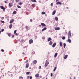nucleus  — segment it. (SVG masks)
I'll return each instance as SVG.
<instances>
[{
	"label": "nucleus",
	"instance_id": "b1692460",
	"mask_svg": "<svg viewBox=\"0 0 79 79\" xmlns=\"http://www.w3.org/2000/svg\"><path fill=\"white\" fill-rule=\"evenodd\" d=\"M68 41L69 43H71V40L69 39H68Z\"/></svg>",
	"mask_w": 79,
	"mask_h": 79
},
{
	"label": "nucleus",
	"instance_id": "c85d7f7f",
	"mask_svg": "<svg viewBox=\"0 0 79 79\" xmlns=\"http://www.w3.org/2000/svg\"><path fill=\"white\" fill-rule=\"evenodd\" d=\"M29 74H30V72H28L26 73V74L28 75Z\"/></svg>",
	"mask_w": 79,
	"mask_h": 79
},
{
	"label": "nucleus",
	"instance_id": "9b49d317",
	"mask_svg": "<svg viewBox=\"0 0 79 79\" xmlns=\"http://www.w3.org/2000/svg\"><path fill=\"white\" fill-rule=\"evenodd\" d=\"M35 77H39V74L37 73L35 74Z\"/></svg>",
	"mask_w": 79,
	"mask_h": 79
},
{
	"label": "nucleus",
	"instance_id": "393cba45",
	"mask_svg": "<svg viewBox=\"0 0 79 79\" xmlns=\"http://www.w3.org/2000/svg\"><path fill=\"white\" fill-rule=\"evenodd\" d=\"M68 55H66L64 57V59H66L68 57Z\"/></svg>",
	"mask_w": 79,
	"mask_h": 79
},
{
	"label": "nucleus",
	"instance_id": "09e8293b",
	"mask_svg": "<svg viewBox=\"0 0 79 79\" xmlns=\"http://www.w3.org/2000/svg\"><path fill=\"white\" fill-rule=\"evenodd\" d=\"M23 40H24L22 39V40H21V42H23Z\"/></svg>",
	"mask_w": 79,
	"mask_h": 79
},
{
	"label": "nucleus",
	"instance_id": "0e129e2a",
	"mask_svg": "<svg viewBox=\"0 0 79 79\" xmlns=\"http://www.w3.org/2000/svg\"><path fill=\"white\" fill-rule=\"evenodd\" d=\"M46 79H48L47 78H46Z\"/></svg>",
	"mask_w": 79,
	"mask_h": 79
},
{
	"label": "nucleus",
	"instance_id": "f704fd0d",
	"mask_svg": "<svg viewBox=\"0 0 79 79\" xmlns=\"http://www.w3.org/2000/svg\"><path fill=\"white\" fill-rule=\"evenodd\" d=\"M17 31V30H15L14 31V34H16V33Z\"/></svg>",
	"mask_w": 79,
	"mask_h": 79
},
{
	"label": "nucleus",
	"instance_id": "2f4dec72",
	"mask_svg": "<svg viewBox=\"0 0 79 79\" xmlns=\"http://www.w3.org/2000/svg\"><path fill=\"white\" fill-rule=\"evenodd\" d=\"M63 40H64V39H66V38L65 37H63L62 38Z\"/></svg>",
	"mask_w": 79,
	"mask_h": 79
},
{
	"label": "nucleus",
	"instance_id": "864d4df0",
	"mask_svg": "<svg viewBox=\"0 0 79 79\" xmlns=\"http://www.w3.org/2000/svg\"><path fill=\"white\" fill-rule=\"evenodd\" d=\"M58 1V0H56V2H57Z\"/></svg>",
	"mask_w": 79,
	"mask_h": 79
},
{
	"label": "nucleus",
	"instance_id": "a18cd8bd",
	"mask_svg": "<svg viewBox=\"0 0 79 79\" xmlns=\"http://www.w3.org/2000/svg\"><path fill=\"white\" fill-rule=\"evenodd\" d=\"M45 37H42V39H45Z\"/></svg>",
	"mask_w": 79,
	"mask_h": 79
},
{
	"label": "nucleus",
	"instance_id": "7ed1b4c3",
	"mask_svg": "<svg viewBox=\"0 0 79 79\" xmlns=\"http://www.w3.org/2000/svg\"><path fill=\"white\" fill-rule=\"evenodd\" d=\"M33 43V40L32 39H31L29 40V44H31Z\"/></svg>",
	"mask_w": 79,
	"mask_h": 79
},
{
	"label": "nucleus",
	"instance_id": "9d476101",
	"mask_svg": "<svg viewBox=\"0 0 79 79\" xmlns=\"http://www.w3.org/2000/svg\"><path fill=\"white\" fill-rule=\"evenodd\" d=\"M60 47H62L63 46V43L61 41L60 42Z\"/></svg>",
	"mask_w": 79,
	"mask_h": 79
},
{
	"label": "nucleus",
	"instance_id": "4d7b16f0",
	"mask_svg": "<svg viewBox=\"0 0 79 79\" xmlns=\"http://www.w3.org/2000/svg\"><path fill=\"white\" fill-rule=\"evenodd\" d=\"M41 26H42L41 25H39L40 27H41Z\"/></svg>",
	"mask_w": 79,
	"mask_h": 79
},
{
	"label": "nucleus",
	"instance_id": "ddd939ff",
	"mask_svg": "<svg viewBox=\"0 0 79 79\" xmlns=\"http://www.w3.org/2000/svg\"><path fill=\"white\" fill-rule=\"evenodd\" d=\"M56 43H54L52 46L53 48H54V47L56 46Z\"/></svg>",
	"mask_w": 79,
	"mask_h": 79
},
{
	"label": "nucleus",
	"instance_id": "58836bf2",
	"mask_svg": "<svg viewBox=\"0 0 79 79\" xmlns=\"http://www.w3.org/2000/svg\"><path fill=\"white\" fill-rule=\"evenodd\" d=\"M22 3L21 2H20L19 3V5H22Z\"/></svg>",
	"mask_w": 79,
	"mask_h": 79
},
{
	"label": "nucleus",
	"instance_id": "3c124183",
	"mask_svg": "<svg viewBox=\"0 0 79 79\" xmlns=\"http://www.w3.org/2000/svg\"><path fill=\"white\" fill-rule=\"evenodd\" d=\"M39 68L40 69L41 68V66H39Z\"/></svg>",
	"mask_w": 79,
	"mask_h": 79
},
{
	"label": "nucleus",
	"instance_id": "cd10ccee",
	"mask_svg": "<svg viewBox=\"0 0 79 79\" xmlns=\"http://www.w3.org/2000/svg\"><path fill=\"white\" fill-rule=\"evenodd\" d=\"M57 67H56L54 68V70H53V71H56V69Z\"/></svg>",
	"mask_w": 79,
	"mask_h": 79
},
{
	"label": "nucleus",
	"instance_id": "e433bc0d",
	"mask_svg": "<svg viewBox=\"0 0 79 79\" xmlns=\"http://www.w3.org/2000/svg\"><path fill=\"white\" fill-rule=\"evenodd\" d=\"M17 7L19 8H21V6H18Z\"/></svg>",
	"mask_w": 79,
	"mask_h": 79
},
{
	"label": "nucleus",
	"instance_id": "c9c22d12",
	"mask_svg": "<svg viewBox=\"0 0 79 79\" xmlns=\"http://www.w3.org/2000/svg\"><path fill=\"white\" fill-rule=\"evenodd\" d=\"M53 3H51V6H52V7L53 6Z\"/></svg>",
	"mask_w": 79,
	"mask_h": 79
},
{
	"label": "nucleus",
	"instance_id": "4468645a",
	"mask_svg": "<svg viewBox=\"0 0 79 79\" xmlns=\"http://www.w3.org/2000/svg\"><path fill=\"white\" fill-rule=\"evenodd\" d=\"M14 22V20L13 19H11L10 20V24H12V23H13Z\"/></svg>",
	"mask_w": 79,
	"mask_h": 79
},
{
	"label": "nucleus",
	"instance_id": "bb28decb",
	"mask_svg": "<svg viewBox=\"0 0 79 79\" xmlns=\"http://www.w3.org/2000/svg\"><path fill=\"white\" fill-rule=\"evenodd\" d=\"M15 14H16V11H14L13 12V15H15Z\"/></svg>",
	"mask_w": 79,
	"mask_h": 79
},
{
	"label": "nucleus",
	"instance_id": "423d86ee",
	"mask_svg": "<svg viewBox=\"0 0 79 79\" xmlns=\"http://www.w3.org/2000/svg\"><path fill=\"white\" fill-rule=\"evenodd\" d=\"M9 6L10 7H11L13 6V3H10L9 4Z\"/></svg>",
	"mask_w": 79,
	"mask_h": 79
},
{
	"label": "nucleus",
	"instance_id": "6e6552de",
	"mask_svg": "<svg viewBox=\"0 0 79 79\" xmlns=\"http://www.w3.org/2000/svg\"><path fill=\"white\" fill-rule=\"evenodd\" d=\"M55 18L56 21H58V18L57 17H55Z\"/></svg>",
	"mask_w": 79,
	"mask_h": 79
},
{
	"label": "nucleus",
	"instance_id": "7c9ffc66",
	"mask_svg": "<svg viewBox=\"0 0 79 79\" xmlns=\"http://www.w3.org/2000/svg\"><path fill=\"white\" fill-rule=\"evenodd\" d=\"M45 12H42V15H45Z\"/></svg>",
	"mask_w": 79,
	"mask_h": 79
},
{
	"label": "nucleus",
	"instance_id": "69168bd1",
	"mask_svg": "<svg viewBox=\"0 0 79 79\" xmlns=\"http://www.w3.org/2000/svg\"><path fill=\"white\" fill-rule=\"evenodd\" d=\"M14 1H13V2Z\"/></svg>",
	"mask_w": 79,
	"mask_h": 79
},
{
	"label": "nucleus",
	"instance_id": "f3484780",
	"mask_svg": "<svg viewBox=\"0 0 79 79\" xmlns=\"http://www.w3.org/2000/svg\"><path fill=\"white\" fill-rule=\"evenodd\" d=\"M29 64L28 63L27 64H26V68H28V67H29Z\"/></svg>",
	"mask_w": 79,
	"mask_h": 79
},
{
	"label": "nucleus",
	"instance_id": "5701e85b",
	"mask_svg": "<svg viewBox=\"0 0 79 79\" xmlns=\"http://www.w3.org/2000/svg\"><path fill=\"white\" fill-rule=\"evenodd\" d=\"M63 45L64 48H65V47H66V44L65 43H64Z\"/></svg>",
	"mask_w": 79,
	"mask_h": 79
},
{
	"label": "nucleus",
	"instance_id": "a878e982",
	"mask_svg": "<svg viewBox=\"0 0 79 79\" xmlns=\"http://www.w3.org/2000/svg\"><path fill=\"white\" fill-rule=\"evenodd\" d=\"M31 2H36V0H31Z\"/></svg>",
	"mask_w": 79,
	"mask_h": 79
},
{
	"label": "nucleus",
	"instance_id": "f8f14e48",
	"mask_svg": "<svg viewBox=\"0 0 79 79\" xmlns=\"http://www.w3.org/2000/svg\"><path fill=\"white\" fill-rule=\"evenodd\" d=\"M47 29V27H45L42 30V31L43 32V31H45V30H46Z\"/></svg>",
	"mask_w": 79,
	"mask_h": 79
},
{
	"label": "nucleus",
	"instance_id": "8fccbe9b",
	"mask_svg": "<svg viewBox=\"0 0 79 79\" xmlns=\"http://www.w3.org/2000/svg\"><path fill=\"white\" fill-rule=\"evenodd\" d=\"M27 79H29V76H28L27 77Z\"/></svg>",
	"mask_w": 79,
	"mask_h": 79
},
{
	"label": "nucleus",
	"instance_id": "473e14b6",
	"mask_svg": "<svg viewBox=\"0 0 79 79\" xmlns=\"http://www.w3.org/2000/svg\"><path fill=\"white\" fill-rule=\"evenodd\" d=\"M11 34H10V33H9V34H8V36H9V37H10V36H11Z\"/></svg>",
	"mask_w": 79,
	"mask_h": 79
},
{
	"label": "nucleus",
	"instance_id": "680f3d73",
	"mask_svg": "<svg viewBox=\"0 0 79 79\" xmlns=\"http://www.w3.org/2000/svg\"><path fill=\"white\" fill-rule=\"evenodd\" d=\"M56 8H57V6H56Z\"/></svg>",
	"mask_w": 79,
	"mask_h": 79
},
{
	"label": "nucleus",
	"instance_id": "5fc2aeb1",
	"mask_svg": "<svg viewBox=\"0 0 79 79\" xmlns=\"http://www.w3.org/2000/svg\"><path fill=\"white\" fill-rule=\"evenodd\" d=\"M2 19H4V17H2Z\"/></svg>",
	"mask_w": 79,
	"mask_h": 79
},
{
	"label": "nucleus",
	"instance_id": "f03ea898",
	"mask_svg": "<svg viewBox=\"0 0 79 79\" xmlns=\"http://www.w3.org/2000/svg\"><path fill=\"white\" fill-rule=\"evenodd\" d=\"M48 64H49V62H48V61L46 60L44 65L45 67H47V66H48Z\"/></svg>",
	"mask_w": 79,
	"mask_h": 79
},
{
	"label": "nucleus",
	"instance_id": "79ce46f5",
	"mask_svg": "<svg viewBox=\"0 0 79 79\" xmlns=\"http://www.w3.org/2000/svg\"><path fill=\"white\" fill-rule=\"evenodd\" d=\"M14 36H15V35H13L12 36V38H13V37H14Z\"/></svg>",
	"mask_w": 79,
	"mask_h": 79
},
{
	"label": "nucleus",
	"instance_id": "a19ab883",
	"mask_svg": "<svg viewBox=\"0 0 79 79\" xmlns=\"http://www.w3.org/2000/svg\"><path fill=\"white\" fill-rule=\"evenodd\" d=\"M3 31H4V29H2L1 31V32H3Z\"/></svg>",
	"mask_w": 79,
	"mask_h": 79
},
{
	"label": "nucleus",
	"instance_id": "bf43d9fd",
	"mask_svg": "<svg viewBox=\"0 0 79 79\" xmlns=\"http://www.w3.org/2000/svg\"><path fill=\"white\" fill-rule=\"evenodd\" d=\"M23 55H24V52H23Z\"/></svg>",
	"mask_w": 79,
	"mask_h": 79
},
{
	"label": "nucleus",
	"instance_id": "49530a36",
	"mask_svg": "<svg viewBox=\"0 0 79 79\" xmlns=\"http://www.w3.org/2000/svg\"><path fill=\"white\" fill-rule=\"evenodd\" d=\"M32 76H31L30 77V79H32Z\"/></svg>",
	"mask_w": 79,
	"mask_h": 79
},
{
	"label": "nucleus",
	"instance_id": "de8ad7c7",
	"mask_svg": "<svg viewBox=\"0 0 79 79\" xmlns=\"http://www.w3.org/2000/svg\"><path fill=\"white\" fill-rule=\"evenodd\" d=\"M30 21H31V22H32V19H30Z\"/></svg>",
	"mask_w": 79,
	"mask_h": 79
},
{
	"label": "nucleus",
	"instance_id": "ea45409f",
	"mask_svg": "<svg viewBox=\"0 0 79 79\" xmlns=\"http://www.w3.org/2000/svg\"><path fill=\"white\" fill-rule=\"evenodd\" d=\"M1 23H5V22L4 21H3L2 20L1 21Z\"/></svg>",
	"mask_w": 79,
	"mask_h": 79
},
{
	"label": "nucleus",
	"instance_id": "c756f323",
	"mask_svg": "<svg viewBox=\"0 0 79 79\" xmlns=\"http://www.w3.org/2000/svg\"><path fill=\"white\" fill-rule=\"evenodd\" d=\"M19 79H23V77H19Z\"/></svg>",
	"mask_w": 79,
	"mask_h": 79
},
{
	"label": "nucleus",
	"instance_id": "13d9d810",
	"mask_svg": "<svg viewBox=\"0 0 79 79\" xmlns=\"http://www.w3.org/2000/svg\"><path fill=\"white\" fill-rule=\"evenodd\" d=\"M5 3H6V1H5Z\"/></svg>",
	"mask_w": 79,
	"mask_h": 79
},
{
	"label": "nucleus",
	"instance_id": "2eb2a0df",
	"mask_svg": "<svg viewBox=\"0 0 79 79\" xmlns=\"http://www.w3.org/2000/svg\"><path fill=\"white\" fill-rule=\"evenodd\" d=\"M56 5H58V4H60V5H62L61 3L60 2H58L56 3Z\"/></svg>",
	"mask_w": 79,
	"mask_h": 79
},
{
	"label": "nucleus",
	"instance_id": "e2e57ef3",
	"mask_svg": "<svg viewBox=\"0 0 79 79\" xmlns=\"http://www.w3.org/2000/svg\"><path fill=\"white\" fill-rule=\"evenodd\" d=\"M66 8H67V9H68V7H67Z\"/></svg>",
	"mask_w": 79,
	"mask_h": 79
},
{
	"label": "nucleus",
	"instance_id": "6e6d98bb",
	"mask_svg": "<svg viewBox=\"0 0 79 79\" xmlns=\"http://www.w3.org/2000/svg\"><path fill=\"white\" fill-rule=\"evenodd\" d=\"M40 78H41L42 77V76H41L40 77Z\"/></svg>",
	"mask_w": 79,
	"mask_h": 79
},
{
	"label": "nucleus",
	"instance_id": "1a4fd4ad",
	"mask_svg": "<svg viewBox=\"0 0 79 79\" xmlns=\"http://www.w3.org/2000/svg\"><path fill=\"white\" fill-rule=\"evenodd\" d=\"M55 29L56 31V30H60V28L59 27H57L55 28Z\"/></svg>",
	"mask_w": 79,
	"mask_h": 79
},
{
	"label": "nucleus",
	"instance_id": "412c9836",
	"mask_svg": "<svg viewBox=\"0 0 79 79\" xmlns=\"http://www.w3.org/2000/svg\"><path fill=\"white\" fill-rule=\"evenodd\" d=\"M52 44L53 42H52V41H50L49 43L50 45H52Z\"/></svg>",
	"mask_w": 79,
	"mask_h": 79
},
{
	"label": "nucleus",
	"instance_id": "603ef678",
	"mask_svg": "<svg viewBox=\"0 0 79 79\" xmlns=\"http://www.w3.org/2000/svg\"><path fill=\"white\" fill-rule=\"evenodd\" d=\"M15 35H18V33H16V34H15Z\"/></svg>",
	"mask_w": 79,
	"mask_h": 79
},
{
	"label": "nucleus",
	"instance_id": "6ab92c4d",
	"mask_svg": "<svg viewBox=\"0 0 79 79\" xmlns=\"http://www.w3.org/2000/svg\"><path fill=\"white\" fill-rule=\"evenodd\" d=\"M26 29H29V27L28 26H26L25 27Z\"/></svg>",
	"mask_w": 79,
	"mask_h": 79
},
{
	"label": "nucleus",
	"instance_id": "0eeeda50",
	"mask_svg": "<svg viewBox=\"0 0 79 79\" xmlns=\"http://www.w3.org/2000/svg\"><path fill=\"white\" fill-rule=\"evenodd\" d=\"M41 24L42 26H44V27H45V26H46V25H45V23H41Z\"/></svg>",
	"mask_w": 79,
	"mask_h": 79
},
{
	"label": "nucleus",
	"instance_id": "4c0bfd02",
	"mask_svg": "<svg viewBox=\"0 0 79 79\" xmlns=\"http://www.w3.org/2000/svg\"><path fill=\"white\" fill-rule=\"evenodd\" d=\"M51 77H52V76H53V73H51Z\"/></svg>",
	"mask_w": 79,
	"mask_h": 79
},
{
	"label": "nucleus",
	"instance_id": "39448f33",
	"mask_svg": "<svg viewBox=\"0 0 79 79\" xmlns=\"http://www.w3.org/2000/svg\"><path fill=\"white\" fill-rule=\"evenodd\" d=\"M37 61L36 60H34L33 61V64H35L37 63Z\"/></svg>",
	"mask_w": 79,
	"mask_h": 79
},
{
	"label": "nucleus",
	"instance_id": "052dcab7",
	"mask_svg": "<svg viewBox=\"0 0 79 79\" xmlns=\"http://www.w3.org/2000/svg\"><path fill=\"white\" fill-rule=\"evenodd\" d=\"M1 34V31H0V34Z\"/></svg>",
	"mask_w": 79,
	"mask_h": 79
},
{
	"label": "nucleus",
	"instance_id": "a211bd4d",
	"mask_svg": "<svg viewBox=\"0 0 79 79\" xmlns=\"http://www.w3.org/2000/svg\"><path fill=\"white\" fill-rule=\"evenodd\" d=\"M56 13V10L54 11L52 13V15H55Z\"/></svg>",
	"mask_w": 79,
	"mask_h": 79
},
{
	"label": "nucleus",
	"instance_id": "c03bdc74",
	"mask_svg": "<svg viewBox=\"0 0 79 79\" xmlns=\"http://www.w3.org/2000/svg\"><path fill=\"white\" fill-rule=\"evenodd\" d=\"M28 62V60H27L25 62V63H27Z\"/></svg>",
	"mask_w": 79,
	"mask_h": 79
},
{
	"label": "nucleus",
	"instance_id": "72a5a7b5",
	"mask_svg": "<svg viewBox=\"0 0 79 79\" xmlns=\"http://www.w3.org/2000/svg\"><path fill=\"white\" fill-rule=\"evenodd\" d=\"M16 2H19V0H15Z\"/></svg>",
	"mask_w": 79,
	"mask_h": 79
},
{
	"label": "nucleus",
	"instance_id": "f257e3e1",
	"mask_svg": "<svg viewBox=\"0 0 79 79\" xmlns=\"http://www.w3.org/2000/svg\"><path fill=\"white\" fill-rule=\"evenodd\" d=\"M71 31H69L68 34V37L69 39L71 37Z\"/></svg>",
	"mask_w": 79,
	"mask_h": 79
},
{
	"label": "nucleus",
	"instance_id": "20e7f679",
	"mask_svg": "<svg viewBox=\"0 0 79 79\" xmlns=\"http://www.w3.org/2000/svg\"><path fill=\"white\" fill-rule=\"evenodd\" d=\"M0 7L1 9H3V11H5V8L3 7L2 6H1Z\"/></svg>",
	"mask_w": 79,
	"mask_h": 79
},
{
	"label": "nucleus",
	"instance_id": "dca6fc26",
	"mask_svg": "<svg viewBox=\"0 0 79 79\" xmlns=\"http://www.w3.org/2000/svg\"><path fill=\"white\" fill-rule=\"evenodd\" d=\"M57 55H58V53H56L54 55V58H56L57 56Z\"/></svg>",
	"mask_w": 79,
	"mask_h": 79
},
{
	"label": "nucleus",
	"instance_id": "4be33fe9",
	"mask_svg": "<svg viewBox=\"0 0 79 79\" xmlns=\"http://www.w3.org/2000/svg\"><path fill=\"white\" fill-rule=\"evenodd\" d=\"M13 25H12V24H10V25H9V28H10V29H11V27H12Z\"/></svg>",
	"mask_w": 79,
	"mask_h": 79
},
{
	"label": "nucleus",
	"instance_id": "37998d69",
	"mask_svg": "<svg viewBox=\"0 0 79 79\" xmlns=\"http://www.w3.org/2000/svg\"><path fill=\"white\" fill-rule=\"evenodd\" d=\"M1 51L2 52H4V50L3 49H2Z\"/></svg>",
	"mask_w": 79,
	"mask_h": 79
},
{
	"label": "nucleus",
	"instance_id": "aec40b11",
	"mask_svg": "<svg viewBox=\"0 0 79 79\" xmlns=\"http://www.w3.org/2000/svg\"><path fill=\"white\" fill-rule=\"evenodd\" d=\"M48 42H49V41H50V40H52V38L50 37L48 39Z\"/></svg>",
	"mask_w": 79,
	"mask_h": 79
}]
</instances>
